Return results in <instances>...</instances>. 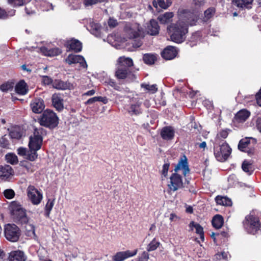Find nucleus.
Segmentation results:
<instances>
[{
  "mask_svg": "<svg viewBox=\"0 0 261 261\" xmlns=\"http://www.w3.org/2000/svg\"><path fill=\"white\" fill-rule=\"evenodd\" d=\"M167 31L172 41L179 44L184 42L188 33V25L177 21L167 27Z\"/></svg>",
  "mask_w": 261,
  "mask_h": 261,
  "instance_id": "1",
  "label": "nucleus"
},
{
  "mask_svg": "<svg viewBox=\"0 0 261 261\" xmlns=\"http://www.w3.org/2000/svg\"><path fill=\"white\" fill-rule=\"evenodd\" d=\"M133 65L132 59L121 57L118 60V64L115 71V76L118 80H132L134 77V74L131 70V67Z\"/></svg>",
  "mask_w": 261,
  "mask_h": 261,
  "instance_id": "2",
  "label": "nucleus"
},
{
  "mask_svg": "<svg viewBox=\"0 0 261 261\" xmlns=\"http://www.w3.org/2000/svg\"><path fill=\"white\" fill-rule=\"evenodd\" d=\"M44 132L42 128H35L33 136L30 138L29 143L31 154H28V159L30 161H34L37 157L36 151L41 148L42 143V135Z\"/></svg>",
  "mask_w": 261,
  "mask_h": 261,
  "instance_id": "3",
  "label": "nucleus"
},
{
  "mask_svg": "<svg viewBox=\"0 0 261 261\" xmlns=\"http://www.w3.org/2000/svg\"><path fill=\"white\" fill-rule=\"evenodd\" d=\"M259 214L258 212L252 211L245 217L243 222L244 227L248 233L254 234L260 230L261 224L259 220Z\"/></svg>",
  "mask_w": 261,
  "mask_h": 261,
  "instance_id": "4",
  "label": "nucleus"
},
{
  "mask_svg": "<svg viewBox=\"0 0 261 261\" xmlns=\"http://www.w3.org/2000/svg\"><path fill=\"white\" fill-rule=\"evenodd\" d=\"M178 21L186 24L189 26L196 25L199 18V14L195 11H190L187 9H181L178 10Z\"/></svg>",
  "mask_w": 261,
  "mask_h": 261,
  "instance_id": "5",
  "label": "nucleus"
},
{
  "mask_svg": "<svg viewBox=\"0 0 261 261\" xmlns=\"http://www.w3.org/2000/svg\"><path fill=\"white\" fill-rule=\"evenodd\" d=\"M231 148L226 142L220 145H215L214 147V155L217 161L221 162L226 161L231 153Z\"/></svg>",
  "mask_w": 261,
  "mask_h": 261,
  "instance_id": "6",
  "label": "nucleus"
},
{
  "mask_svg": "<svg viewBox=\"0 0 261 261\" xmlns=\"http://www.w3.org/2000/svg\"><path fill=\"white\" fill-rule=\"evenodd\" d=\"M41 125L53 128L58 124V118L53 111L49 110L45 111L39 120Z\"/></svg>",
  "mask_w": 261,
  "mask_h": 261,
  "instance_id": "7",
  "label": "nucleus"
},
{
  "mask_svg": "<svg viewBox=\"0 0 261 261\" xmlns=\"http://www.w3.org/2000/svg\"><path fill=\"white\" fill-rule=\"evenodd\" d=\"M4 234L7 240L12 242H16L19 240L21 231L16 225L7 224L5 226Z\"/></svg>",
  "mask_w": 261,
  "mask_h": 261,
  "instance_id": "8",
  "label": "nucleus"
},
{
  "mask_svg": "<svg viewBox=\"0 0 261 261\" xmlns=\"http://www.w3.org/2000/svg\"><path fill=\"white\" fill-rule=\"evenodd\" d=\"M27 193L29 199L34 205H38L42 200V194L34 186H28Z\"/></svg>",
  "mask_w": 261,
  "mask_h": 261,
  "instance_id": "9",
  "label": "nucleus"
},
{
  "mask_svg": "<svg viewBox=\"0 0 261 261\" xmlns=\"http://www.w3.org/2000/svg\"><path fill=\"white\" fill-rule=\"evenodd\" d=\"M183 182L181 176L176 173H173L170 177V182L168 185L169 189L173 191H177L182 187Z\"/></svg>",
  "mask_w": 261,
  "mask_h": 261,
  "instance_id": "10",
  "label": "nucleus"
},
{
  "mask_svg": "<svg viewBox=\"0 0 261 261\" xmlns=\"http://www.w3.org/2000/svg\"><path fill=\"white\" fill-rule=\"evenodd\" d=\"M65 61L69 65L79 63L81 67L84 68L87 67V64L84 58L81 55L70 54L65 59Z\"/></svg>",
  "mask_w": 261,
  "mask_h": 261,
  "instance_id": "11",
  "label": "nucleus"
},
{
  "mask_svg": "<svg viewBox=\"0 0 261 261\" xmlns=\"http://www.w3.org/2000/svg\"><path fill=\"white\" fill-rule=\"evenodd\" d=\"M32 111L36 114L41 113L45 108L44 101L41 98H35L31 103Z\"/></svg>",
  "mask_w": 261,
  "mask_h": 261,
  "instance_id": "12",
  "label": "nucleus"
},
{
  "mask_svg": "<svg viewBox=\"0 0 261 261\" xmlns=\"http://www.w3.org/2000/svg\"><path fill=\"white\" fill-rule=\"evenodd\" d=\"M180 170H182V173L184 176H186L190 172L187 159L185 155H184L180 159L174 169L175 172H177Z\"/></svg>",
  "mask_w": 261,
  "mask_h": 261,
  "instance_id": "13",
  "label": "nucleus"
},
{
  "mask_svg": "<svg viewBox=\"0 0 261 261\" xmlns=\"http://www.w3.org/2000/svg\"><path fill=\"white\" fill-rule=\"evenodd\" d=\"M137 253V250L136 249L134 251L131 252L129 250L126 251H121L117 252L113 256L114 261H123L125 259L135 255Z\"/></svg>",
  "mask_w": 261,
  "mask_h": 261,
  "instance_id": "14",
  "label": "nucleus"
},
{
  "mask_svg": "<svg viewBox=\"0 0 261 261\" xmlns=\"http://www.w3.org/2000/svg\"><path fill=\"white\" fill-rule=\"evenodd\" d=\"M177 54V50L175 47L168 46L162 52V57L167 60L174 59Z\"/></svg>",
  "mask_w": 261,
  "mask_h": 261,
  "instance_id": "15",
  "label": "nucleus"
},
{
  "mask_svg": "<svg viewBox=\"0 0 261 261\" xmlns=\"http://www.w3.org/2000/svg\"><path fill=\"white\" fill-rule=\"evenodd\" d=\"M13 174L12 168L7 165L0 167V178L4 180H8Z\"/></svg>",
  "mask_w": 261,
  "mask_h": 261,
  "instance_id": "16",
  "label": "nucleus"
},
{
  "mask_svg": "<svg viewBox=\"0 0 261 261\" xmlns=\"http://www.w3.org/2000/svg\"><path fill=\"white\" fill-rule=\"evenodd\" d=\"M51 100L53 106L58 111H61L64 108L62 96L59 93H55L52 95Z\"/></svg>",
  "mask_w": 261,
  "mask_h": 261,
  "instance_id": "17",
  "label": "nucleus"
},
{
  "mask_svg": "<svg viewBox=\"0 0 261 261\" xmlns=\"http://www.w3.org/2000/svg\"><path fill=\"white\" fill-rule=\"evenodd\" d=\"M141 29L138 24H135L129 28L126 27L125 28L128 37L135 39L137 38L141 34L142 32Z\"/></svg>",
  "mask_w": 261,
  "mask_h": 261,
  "instance_id": "18",
  "label": "nucleus"
},
{
  "mask_svg": "<svg viewBox=\"0 0 261 261\" xmlns=\"http://www.w3.org/2000/svg\"><path fill=\"white\" fill-rule=\"evenodd\" d=\"M174 130L171 126H165L161 130V136L165 140H171L174 137Z\"/></svg>",
  "mask_w": 261,
  "mask_h": 261,
  "instance_id": "19",
  "label": "nucleus"
},
{
  "mask_svg": "<svg viewBox=\"0 0 261 261\" xmlns=\"http://www.w3.org/2000/svg\"><path fill=\"white\" fill-rule=\"evenodd\" d=\"M8 259L9 261H25L26 256L22 251H12L9 253Z\"/></svg>",
  "mask_w": 261,
  "mask_h": 261,
  "instance_id": "20",
  "label": "nucleus"
},
{
  "mask_svg": "<svg viewBox=\"0 0 261 261\" xmlns=\"http://www.w3.org/2000/svg\"><path fill=\"white\" fill-rule=\"evenodd\" d=\"M67 47L69 50L78 53L82 50V44L78 40L72 39L67 42Z\"/></svg>",
  "mask_w": 261,
  "mask_h": 261,
  "instance_id": "21",
  "label": "nucleus"
},
{
  "mask_svg": "<svg viewBox=\"0 0 261 261\" xmlns=\"http://www.w3.org/2000/svg\"><path fill=\"white\" fill-rule=\"evenodd\" d=\"M53 86L58 90H65L73 89V85L68 82H64L61 80H56L54 82Z\"/></svg>",
  "mask_w": 261,
  "mask_h": 261,
  "instance_id": "22",
  "label": "nucleus"
},
{
  "mask_svg": "<svg viewBox=\"0 0 261 261\" xmlns=\"http://www.w3.org/2000/svg\"><path fill=\"white\" fill-rule=\"evenodd\" d=\"M160 27L158 22L154 19H151L147 27V33L151 35H156L159 34Z\"/></svg>",
  "mask_w": 261,
  "mask_h": 261,
  "instance_id": "23",
  "label": "nucleus"
},
{
  "mask_svg": "<svg viewBox=\"0 0 261 261\" xmlns=\"http://www.w3.org/2000/svg\"><path fill=\"white\" fill-rule=\"evenodd\" d=\"M40 50L43 55L48 57L56 56L61 53V49L57 47L47 48L46 47H42L40 48Z\"/></svg>",
  "mask_w": 261,
  "mask_h": 261,
  "instance_id": "24",
  "label": "nucleus"
},
{
  "mask_svg": "<svg viewBox=\"0 0 261 261\" xmlns=\"http://www.w3.org/2000/svg\"><path fill=\"white\" fill-rule=\"evenodd\" d=\"M15 92L21 95L26 94L28 92V89L26 83L23 80L19 81L15 86Z\"/></svg>",
  "mask_w": 261,
  "mask_h": 261,
  "instance_id": "25",
  "label": "nucleus"
},
{
  "mask_svg": "<svg viewBox=\"0 0 261 261\" xmlns=\"http://www.w3.org/2000/svg\"><path fill=\"white\" fill-rule=\"evenodd\" d=\"M12 217L16 221L20 222L21 223H25L28 220L24 208L18 211Z\"/></svg>",
  "mask_w": 261,
  "mask_h": 261,
  "instance_id": "26",
  "label": "nucleus"
},
{
  "mask_svg": "<svg viewBox=\"0 0 261 261\" xmlns=\"http://www.w3.org/2000/svg\"><path fill=\"white\" fill-rule=\"evenodd\" d=\"M22 129L19 126L11 127L9 131V135L12 139H19L22 136Z\"/></svg>",
  "mask_w": 261,
  "mask_h": 261,
  "instance_id": "27",
  "label": "nucleus"
},
{
  "mask_svg": "<svg viewBox=\"0 0 261 261\" xmlns=\"http://www.w3.org/2000/svg\"><path fill=\"white\" fill-rule=\"evenodd\" d=\"M250 115V112L247 110H242L236 114L234 119L239 123L243 122L247 119Z\"/></svg>",
  "mask_w": 261,
  "mask_h": 261,
  "instance_id": "28",
  "label": "nucleus"
},
{
  "mask_svg": "<svg viewBox=\"0 0 261 261\" xmlns=\"http://www.w3.org/2000/svg\"><path fill=\"white\" fill-rule=\"evenodd\" d=\"M174 16V14L172 12H167L163 14L160 15L158 19L161 23L165 24L169 22Z\"/></svg>",
  "mask_w": 261,
  "mask_h": 261,
  "instance_id": "29",
  "label": "nucleus"
},
{
  "mask_svg": "<svg viewBox=\"0 0 261 261\" xmlns=\"http://www.w3.org/2000/svg\"><path fill=\"white\" fill-rule=\"evenodd\" d=\"M215 200L218 204L224 206H231L232 205L231 200L226 196H217Z\"/></svg>",
  "mask_w": 261,
  "mask_h": 261,
  "instance_id": "30",
  "label": "nucleus"
},
{
  "mask_svg": "<svg viewBox=\"0 0 261 261\" xmlns=\"http://www.w3.org/2000/svg\"><path fill=\"white\" fill-rule=\"evenodd\" d=\"M213 226L216 229L220 228L223 224L224 220L223 217L220 215H215L212 221Z\"/></svg>",
  "mask_w": 261,
  "mask_h": 261,
  "instance_id": "31",
  "label": "nucleus"
},
{
  "mask_svg": "<svg viewBox=\"0 0 261 261\" xmlns=\"http://www.w3.org/2000/svg\"><path fill=\"white\" fill-rule=\"evenodd\" d=\"M189 227L191 228L192 230L193 229V228H195L196 229V232L199 235L200 238L202 240V241L204 240V237L203 231V228L200 224L198 223H195L194 222L192 221L189 224Z\"/></svg>",
  "mask_w": 261,
  "mask_h": 261,
  "instance_id": "32",
  "label": "nucleus"
},
{
  "mask_svg": "<svg viewBox=\"0 0 261 261\" xmlns=\"http://www.w3.org/2000/svg\"><path fill=\"white\" fill-rule=\"evenodd\" d=\"M89 28L92 34L95 36L99 35L100 26L98 23H95L93 20H90L89 24Z\"/></svg>",
  "mask_w": 261,
  "mask_h": 261,
  "instance_id": "33",
  "label": "nucleus"
},
{
  "mask_svg": "<svg viewBox=\"0 0 261 261\" xmlns=\"http://www.w3.org/2000/svg\"><path fill=\"white\" fill-rule=\"evenodd\" d=\"M141 102L137 101L135 103L131 104L128 112L132 115H137L141 113L140 106Z\"/></svg>",
  "mask_w": 261,
  "mask_h": 261,
  "instance_id": "34",
  "label": "nucleus"
},
{
  "mask_svg": "<svg viewBox=\"0 0 261 261\" xmlns=\"http://www.w3.org/2000/svg\"><path fill=\"white\" fill-rule=\"evenodd\" d=\"M201 34L200 32H197L193 33L190 38L188 44L191 46L193 47L200 41Z\"/></svg>",
  "mask_w": 261,
  "mask_h": 261,
  "instance_id": "35",
  "label": "nucleus"
},
{
  "mask_svg": "<svg viewBox=\"0 0 261 261\" xmlns=\"http://www.w3.org/2000/svg\"><path fill=\"white\" fill-rule=\"evenodd\" d=\"M143 59L145 64L152 65L156 60L157 57L156 55L146 54L143 55Z\"/></svg>",
  "mask_w": 261,
  "mask_h": 261,
  "instance_id": "36",
  "label": "nucleus"
},
{
  "mask_svg": "<svg viewBox=\"0 0 261 261\" xmlns=\"http://www.w3.org/2000/svg\"><path fill=\"white\" fill-rule=\"evenodd\" d=\"M253 0H232L233 5L239 8H248V6L251 4Z\"/></svg>",
  "mask_w": 261,
  "mask_h": 261,
  "instance_id": "37",
  "label": "nucleus"
},
{
  "mask_svg": "<svg viewBox=\"0 0 261 261\" xmlns=\"http://www.w3.org/2000/svg\"><path fill=\"white\" fill-rule=\"evenodd\" d=\"M9 209L11 212V215L13 216L17 213L18 211L23 208L19 202L14 201L11 202L9 205Z\"/></svg>",
  "mask_w": 261,
  "mask_h": 261,
  "instance_id": "38",
  "label": "nucleus"
},
{
  "mask_svg": "<svg viewBox=\"0 0 261 261\" xmlns=\"http://www.w3.org/2000/svg\"><path fill=\"white\" fill-rule=\"evenodd\" d=\"M251 138H246L241 139L238 144V148L240 150L244 152H247V147L250 144V139Z\"/></svg>",
  "mask_w": 261,
  "mask_h": 261,
  "instance_id": "39",
  "label": "nucleus"
},
{
  "mask_svg": "<svg viewBox=\"0 0 261 261\" xmlns=\"http://www.w3.org/2000/svg\"><path fill=\"white\" fill-rule=\"evenodd\" d=\"M54 199H49L46 204L45 207V216L46 217H49L50 213L54 205Z\"/></svg>",
  "mask_w": 261,
  "mask_h": 261,
  "instance_id": "40",
  "label": "nucleus"
},
{
  "mask_svg": "<svg viewBox=\"0 0 261 261\" xmlns=\"http://www.w3.org/2000/svg\"><path fill=\"white\" fill-rule=\"evenodd\" d=\"M160 245V243L154 238L147 245V251L148 252L154 251L158 248Z\"/></svg>",
  "mask_w": 261,
  "mask_h": 261,
  "instance_id": "41",
  "label": "nucleus"
},
{
  "mask_svg": "<svg viewBox=\"0 0 261 261\" xmlns=\"http://www.w3.org/2000/svg\"><path fill=\"white\" fill-rule=\"evenodd\" d=\"M252 165L247 161H244L242 165L243 170L247 173L248 175H251L253 170H252Z\"/></svg>",
  "mask_w": 261,
  "mask_h": 261,
  "instance_id": "42",
  "label": "nucleus"
},
{
  "mask_svg": "<svg viewBox=\"0 0 261 261\" xmlns=\"http://www.w3.org/2000/svg\"><path fill=\"white\" fill-rule=\"evenodd\" d=\"M141 87L143 88L145 90H147L148 92L151 93H154L156 92L158 88L156 87V85H149L147 84H142L141 85Z\"/></svg>",
  "mask_w": 261,
  "mask_h": 261,
  "instance_id": "43",
  "label": "nucleus"
},
{
  "mask_svg": "<svg viewBox=\"0 0 261 261\" xmlns=\"http://www.w3.org/2000/svg\"><path fill=\"white\" fill-rule=\"evenodd\" d=\"M15 11L14 10H11L8 12H6L4 10L0 8V19H6L9 17L13 16L15 15Z\"/></svg>",
  "mask_w": 261,
  "mask_h": 261,
  "instance_id": "44",
  "label": "nucleus"
},
{
  "mask_svg": "<svg viewBox=\"0 0 261 261\" xmlns=\"http://www.w3.org/2000/svg\"><path fill=\"white\" fill-rule=\"evenodd\" d=\"M216 12V9L214 7H210L206 9L204 12V19L205 20H207L211 18H212Z\"/></svg>",
  "mask_w": 261,
  "mask_h": 261,
  "instance_id": "45",
  "label": "nucleus"
},
{
  "mask_svg": "<svg viewBox=\"0 0 261 261\" xmlns=\"http://www.w3.org/2000/svg\"><path fill=\"white\" fill-rule=\"evenodd\" d=\"M173 0H158L159 6L162 9H168L172 4Z\"/></svg>",
  "mask_w": 261,
  "mask_h": 261,
  "instance_id": "46",
  "label": "nucleus"
},
{
  "mask_svg": "<svg viewBox=\"0 0 261 261\" xmlns=\"http://www.w3.org/2000/svg\"><path fill=\"white\" fill-rule=\"evenodd\" d=\"M5 158L7 162L11 164H15L18 162L17 156L13 153H8L6 154Z\"/></svg>",
  "mask_w": 261,
  "mask_h": 261,
  "instance_id": "47",
  "label": "nucleus"
},
{
  "mask_svg": "<svg viewBox=\"0 0 261 261\" xmlns=\"http://www.w3.org/2000/svg\"><path fill=\"white\" fill-rule=\"evenodd\" d=\"M13 88V83L11 82H7L2 84L0 86V89L3 92H7L11 90Z\"/></svg>",
  "mask_w": 261,
  "mask_h": 261,
  "instance_id": "48",
  "label": "nucleus"
},
{
  "mask_svg": "<svg viewBox=\"0 0 261 261\" xmlns=\"http://www.w3.org/2000/svg\"><path fill=\"white\" fill-rule=\"evenodd\" d=\"M4 195L5 197L9 199H12L15 196L14 191L11 189L5 190L4 192Z\"/></svg>",
  "mask_w": 261,
  "mask_h": 261,
  "instance_id": "49",
  "label": "nucleus"
},
{
  "mask_svg": "<svg viewBox=\"0 0 261 261\" xmlns=\"http://www.w3.org/2000/svg\"><path fill=\"white\" fill-rule=\"evenodd\" d=\"M107 83L109 85H110L111 87L114 88L116 90L120 91V87L117 85V84L116 83L114 80L109 79L107 81Z\"/></svg>",
  "mask_w": 261,
  "mask_h": 261,
  "instance_id": "50",
  "label": "nucleus"
},
{
  "mask_svg": "<svg viewBox=\"0 0 261 261\" xmlns=\"http://www.w3.org/2000/svg\"><path fill=\"white\" fill-rule=\"evenodd\" d=\"M107 0H84V4L85 6H90L94 5L98 2H105Z\"/></svg>",
  "mask_w": 261,
  "mask_h": 261,
  "instance_id": "51",
  "label": "nucleus"
},
{
  "mask_svg": "<svg viewBox=\"0 0 261 261\" xmlns=\"http://www.w3.org/2000/svg\"><path fill=\"white\" fill-rule=\"evenodd\" d=\"M17 153L20 155H27L28 157V154H31L30 150H27V149L23 147H19L17 149Z\"/></svg>",
  "mask_w": 261,
  "mask_h": 261,
  "instance_id": "52",
  "label": "nucleus"
},
{
  "mask_svg": "<svg viewBox=\"0 0 261 261\" xmlns=\"http://www.w3.org/2000/svg\"><path fill=\"white\" fill-rule=\"evenodd\" d=\"M41 77L42 78V82L44 85H49L53 83V80L51 77L47 75H43Z\"/></svg>",
  "mask_w": 261,
  "mask_h": 261,
  "instance_id": "53",
  "label": "nucleus"
},
{
  "mask_svg": "<svg viewBox=\"0 0 261 261\" xmlns=\"http://www.w3.org/2000/svg\"><path fill=\"white\" fill-rule=\"evenodd\" d=\"M230 132L229 129H225L221 130L219 134H218V136H220L221 138L223 139H225L227 137L229 133Z\"/></svg>",
  "mask_w": 261,
  "mask_h": 261,
  "instance_id": "54",
  "label": "nucleus"
},
{
  "mask_svg": "<svg viewBox=\"0 0 261 261\" xmlns=\"http://www.w3.org/2000/svg\"><path fill=\"white\" fill-rule=\"evenodd\" d=\"M169 166H170V165L169 163H165L163 166V169L162 170V174L164 177H166L168 174Z\"/></svg>",
  "mask_w": 261,
  "mask_h": 261,
  "instance_id": "55",
  "label": "nucleus"
},
{
  "mask_svg": "<svg viewBox=\"0 0 261 261\" xmlns=\"http://www.w3.org/2000/svg\"><path fill=\"white\" fill-rule=\"evenodd\" d=\"M255 126L256 129L261 133V118L257 117L255 120Z\"/></svg>",
  "mask_w": 261,
  "mask_h": 261,
  "instance_id": "56",
  "label": "nucleus"
},
{
  "mask_svg": "<svg viewBox=\"0 0 261 261\" xmlns=\"http://www.w3.org/2000/svg\"><path fill=\"white\" fill-rule=\"evenodd\" d=\"M148 259L149 254L146 251L143 252L139 258L140 261H147Z\"/></svg>",
  "mask_w": 261,
  "mask_h": 261,
  "instance_id": "57",
  "label": "nucleus"
},
{
  "mask_svg": "<svg viewBox=\"0 0 261 261\" xmlns=\"http://www.w3.org/2000/svg\"><path fill=\"white\" fill-rule=\"evenodd\" d=\"M132 44L134 48H138L141 46L142 42L140 39H137L133 40Z\"/></svg>",
  "mask_w": 261,
  "mask_h": 261,
  "instance_id": "58",
  "label": "nucleus"
},
{
  "mask_svg": "<svg viewBox=\"0 0 261 261\" xmlns=\"http://www.w3.org/2000/svg\"><path fill=\"white\" fill-rule=\"evenodd\" d=\"M205 0H193V4L196 7H201L204 5Z\"/></svg>",
  "mask_w": 261,
  "mask_h": 261,
  "instance_id": "59",
  "label": "nucleus"
},
{
  "mask_svg": "<svg viewBox=\"0 0 261 261\" xmlns=\"http://www.w3.org/2000/svg\"><path fill=\"white\" fill-rule=\"evenodd\" d=\"M227 256L228 254L226 252H223L221 254H217L215 255V257L217 259H221V258H223V259H227Z\"/></svg>",
  "mask_w": 261,
  "mask_h": 261,
  "instance_id": "60",
  "label": "nucleus"
},
{
  "mask_svg": "<svg viewBox=\"0 0 261 261\" xmlns=\"http://www.w3.org/2000/svg\"><path fill=\"white\" fill-rule=\"evenodd\" d=\"M42 5H43L46 7L45 8L43 9V11H48L50 9H53L52 4L49 3L43 2L42 4Z\"/></svg>",
  "mask_w": 261,
  "mask_h": 261,
  "instance_id": "61",
  "label": "nucleus"
},
{
  "mask_svg": "<svg viewBox=\"0 0 261 261\" xmlns=\"http://www.w3.org/2000/svg\"><path fill=\"white\" fill-rule=\"evenodd\" d=\"M257 103L261 107V88L255 95Z\"/></svg>",
  "mask_w": 261,
  "mask_h": 261,
  "instance_id": "62",
  "label": "nucleus"
},
{
  "mask_svg": "<svg viewBox=\"0 0 261 261\" xmlns=\"http://www.w3.org/2000/svg\"><path fill=\"white\" fill-rule=\"evenodd\" d=\"M98 101L97 100V96L93 97L92 98H89L86 102L85 103L86 105H90L94 103L95 102Z\"/></svg>",
  "mask_w": 261,
  "mask_h": 261,
  "instance_id": "63",
  "label": "nucleus"
},
{
  "mask_svg": "<svg viewBox=\"0 0 261 261\" xmlns=\"http://www.w3.org/2000/svg\"><path fill=\"white\" fill-rule=\"evenodd\" d=\"M117 24V21L115 19L110 18L108 21V24L110 27H115Z\"/></svg>",
  "mask_w": 261,
  "mask_h": 261,
  "instance_id": "64",
  "label": "nucleus"
}]
</instances>
